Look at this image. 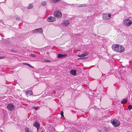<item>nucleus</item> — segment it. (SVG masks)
Here are the masks:
<instances>
[{
  "label": "nucleus",
  "mask_w": 132,
  "mask_h": 132,
  "mask_svg": "<svg viewBox=\"0 0 132 132\" xmlns=\"http://www.w3.org/2000/svg\"><path fill=\"white\" fill-rule=\"evenodd\" d=\"M112 48L115 52L121 53L123 52L125 50L124 47L121 45L118 44H114L112 45Z\"/></svg>",
  "instance_id": "f257e3e1"
},
{
  "label": "nucleus",
  "mask_w": 132,
  "mask_h": 132,
  "mask_svg": "<svg viewBox=\"0 0 132 132\" xmlns=\"http://www.w3.org/2000/svg\"><path fill=\"white\" fill-rule=\"evenodd\" d=\"M111 122L112 125L115 127H118L120 124V122L117 120L113 119L111 121Z\"/></svg>",
  "instance_id": "f03ea898"
},
{
  "label": "nucleus",
  "mask_w": 132,
  "mask_h": 132,
  "mask_svg": "<svg viewBox=\"0 0 132 132\" xmlns=\"http://www.w3.org/2000/svg\"><path fill=\"white\" fill-rule=\"evenodd\" d=\"M131 21L129 19H125L123 21L124 24L127 26H130L131 24Z\"/></svg>",
  "instance_id": "7ed1b4c3"
},
{
  "label": "nucleus",
  "mask_w": 132,
  "mask_h": 132,
  "mask_svg": "<svg viewBox=\"0 0 132 132\" xmlns=\"http://www.w3.org/2000/svg\"><path fill=\"white\" fill-rule=\"evenodd\" d=\"M54 16L57 18H60L62 16L61 13L59 11H56L54 13Z\"/></svg>",
  "instance_id": "20e7f679"
},
{
  "label": "nucleus",
  "mask_w": 132,
  "mask_h": 132,
  "mask_svg": "<svg viewBox=\"0 0 132 132\" xmlns=\"http://www.w3.org/2000/svg\"><path fill=\"white\" fill-rule=\"evenodd\" d=\"M7 107L8 110L11 111H12L14 109V106L12 103L8 104L7 105Z\"/></svg>",
  "instance_id": "39448f33"
},
{
  "label": "nucleus",
  "mask_w": 132,
  "mask_h": 132,
  "mask_svg": "<svg viewBox=\"0 0 132 132\" xmlns=\"http://www.w3.org/2000/svg\"><path fill=\"white\" fill-rule=\"evenodd\" d=\"M111 16L110 14L106 13V14H104L103 15V18L105 19H109Z\"/></svg>",
  "instance_id": "423d86ee"
},
{
  "label": "nucleus",
  "mask_w": 132,
  "mask_h": 132,
  "mask_svg": "<svg viewBox=\"0 0 132 132\" xmlns=\"http://www.w3.org/2000/svg\"><path fill=\"white\" fill-rule=\"evenodd\" d=\"M47 21L49 22H53L56 20L55 18L53 16H49L47 19Z\"/></svg>",
  "instance_id": "0eeeda50"
},
{
  "label": "nucleus",
  "mask_w": 132,
  "mask_h": 132,
  "mask_svg": "<svg viewBox=\"0 0 132 132\" xmlns=\"http://www.w3.org/2000/svg\"><path fill=\"white\" fill-rule=\"evenodd\" d=\"M69 24V21L67 20H64L62 23V25L64 27L68 26Z\"/></svg>",
  "instance_id": "6e6552de"
},
{
  "label": "nucleus",
  "mask_w": 132,
  "mask_h": 132,
  "mask_svg": "<svg viewBox=\"0 0 132 132\" xmlns=\"http://www.w3.org/2000/svg\"><path fill=\"white\" fill-rule=\"evenodd\" d=\"M33 126H34L36 127L37 128V131H38V129L39 127V124L37 122H36L34 123Z\"/></svg>",
  "instance_id": "1a4fd4ad"
},
{
  "label": "nucleus",
  "mask_w": 132,
  "mask_h": 132,
  "mask_svg": "<svg viewBox=\"0 0 132 132\" xmlns=\"http://www.w3.org/2000/svg\"><path fill=\"white\" fill-rule=\"evenodd\" d=\"M88 53L87 52H85L82 54L80 55H78V56L80 57H83L87 55L88 54Z\"/></svg>",
  "instance_id": "9d476101"
},
{
  "label": "nucleus",
  "mask_w": 132,
  "mask_h": 132,
  "mask_svg": "<svg viewBox=\"0 0 132 132\" xmlns=\"http://www.w3.org/2000/svg\"><path fill=\"white\" fill-rule=\"evenodd\" d=\"M67 54L63 55L61 54H58L57 55V57L59 58H62L63 57H65L67 56Z\"/></svg>",
  "instance_id": "9b49d317"
},
{
  "label": "nucleus",
  "mask_w": 132,
  "mask_h": 132,
  "mask_svg": "<svg viewBox=\"0 0 132 132\" xmlns=\"http://www.w3.org/2000/svg\"><path fill=\"white\" fill-rule=\"evenodd\" d=\"M70 72L72 75L75 76L76 74V72L75 70H72L70 71Z\"/></svg>",
  "instance_id": "f8f14e48"
},
{
  "label": "nucleus",
  "mask_w": 132,
  "mask_h": 132,
  "mask_svg": "<svg viewBox=\"0 0 132 132\" xmlns=\"http://www.w3.org/2000/svg\"><path fill=\"white\" fill-rule=\"evenodd\" d=\"M26 95L29 94L30 95H32V93L31 90L26 91Z\"/></svg>",
  "instance_id": "ddd939ff"
},
{
  "label": "nucleus",
  "mask_w": 132,
  "mask_h": 132,
  "mask_svg": "<svg viewBox=\"0 0 132 132\" xmlns=\"http://www.w3.org/2000/svg\"><path fill=\"white\" fill-rule=\"evenodd\" d=\"M33 7V5L32 4H29V6L27 7V9H32Z\"/></svg>",
  "instance_id": "4468645a"
},
{
  "label": "nucleus",
  "mask_w": 132,
  "mask_h": 132,
  "mask_svg": "<svg viewBox=\"0 0 132 132\" xmlns=\"http://www.w3.org/2000/svg\"><path fill=\"white\" fill-rule=\"evenodd\" d=\"M37 29V32L38 33H41L43 31V30L41 28H38Z\"/></svg>",
  "instance_id": "2eb2a0df"
},
{
  "label": "nucleus",
  "mask_w": 132,
  "mask_h": 132,
  "mask_svg": "<svg viewBox=\"0 0 132 132\" xmlns=\"http://www.w3.org/2000/svg\"><path fill=\"white\" fill-rule=\"evenodd\" d=\"M41 4L43 6H45L46 5V2L45 1H43L42 2Z\"/></svg>",
  "instance_id": "dca6fc26"
},
{
  "label": "nucleus",
  "mask_w": 132,
  "mask_h": 132,
  "mask_svg": "<svg viewBox=\"0 0 132 132\" xmlns=\"http://www.w3.org/2000/svg\"><path fill=\"white\" fill-rule=\"evenodd\" d=\"M86 6H87V5L86 4H80V5H79L78 6V7H85Z\"/></svg>",
  "instance_id": "f3484780"
},
{
  "label": "nucleus",
  "mask_w": 132,
  "mask_h": 132,
  "mask_svg": "<svg viewBox=\"0 0 132 132\" xmlns=\"http://www.w3.org/2000/svg\"><path fill=\"white\" fill-rule=\"evenodd\" d=\"M127 102V100L126 99H123L122 100V101L121 102L123 104L124 103H125Z\"/></svg>",
  "instance_id": "a211bd4d"
},
{
  "label": "nucleus",
  "mask_w": 132,
  "mask_h": 132,
  "mask_svg": "<svg viewBox=\"0 0 132 132\" xmlns=\"http://www.w3.org/2000/svg\"><path fill=\"white\" fill-rule=\"evenodd\" d=\"M37 55L36 54H32L30 55V56L31 57H37Z\"/></svg>",
  "instance_id": "6ab92c4d"
},
{
  "label": "nucleus",
  "mask_w": 132,
  "mask_h": 132,
  "mask_svg": "<svg viewBox=\"0 0 132 132\" xmlns=\"http://www.w3.org/2000/svg\"><path fill=\"white\" fill-rule=\"evenodd\" d=\"M29 129L28 128L26 127L25 128V130L26 132H32L30 131H29Z\"/></svg>",
  "instance_id": "aec40b11"
},
{
  "label": "nucleus",
  "mask_w": 132,
  "mask_h": 132,
  "mask_svg": "<svg viewBox=\"0 0 132 132\" xmlns=\"http://www.w3.org/2000/svg\"><path fill=\"white\" fill-rule=\"evenodd\" d=\"M54 3H57L59 2L60 0H51Z\"/></svg>",
  "instance_id": "412c9836"
},
{
  "label": "nucleus",
  "mask_w": 132,
  "mask_h": 132,
  "mask_svg": "<svg viewBox=\"0 0 132 132\" xmlns=\"http://www.w3.org/2000/svg\"><path fill=\"white\" fill-rule=\"evenodd\" d=\"M24 64H25L27 65L29 67H30V68H33V67L32 66H31L30 64H28V63H25Z\"/></svg>",
  "instance_id": "4be33fe9"
},
{
  "label": "nucleus",
  "mask_w": 132,
  "mask_h": 132,
  "mask_svg": "<svg viewBox=\"0 0 132 132\" xmlns=\"http://www.w3.org/2000/svg\"><path fill=\"white\" fill-rule=\"evenodd\" d=\"M37 29H35V30H33L32 31V32L33 33H36V32H37Z\"/></svg>",
  "instance_id": "5701e85b"
},
{
  "label": "nucleus",
  "mask_w": 132,
  "mask_h": 132,
  "mask_svg": "<svg viewBox=\"0 0 132 132\" xmlns=\"http://www.w3.org/2000/svg\"><path fill=\"white\" fill-rule=\"evenodd\" d=\"M128 108L129 110H131L132 109V105H130L128 107Z\"/></svg>",
  "instance_id": "b1692460"
},
{
  "label": "nucleus",
  "mask_w": 132,
  "mask_h": 132,
  "mask_svg": "<svg viewBox=\"0 0 132 132\" xmlns=\"http://www.w3.org/2000/svg\"><path fill=\"white\" fill-rule=\"evenodd\" d=\"M44 61L45 62H50V60H44Z\"/></svg>",
  "instance_id": "393cba45"
},
{
  "label": "nucleus",
  "mask_w": 132,
  "mask_h": 132,
  "mask_svg": "<svg viewBox=\"0 0 132 132\" xmlns=\"http://www.w3.org/2000/svg\"><path fill=\"white\" fill-rule=\"evenodd\" d=\"M15 19L16 20H20V18L19 17H16V18Z\"/></svg>",
  "instance_id": "a878e982"
},
{
  "label": "nucleus",
  "mask_w": 132,
  "mask_h": 132,
  "mask_svg": "<svg viewBox=\"0 0 132 132\" xmlns=\"http://www.w3.org/2000/svg\"><path fill=\"white\" fill-rule=\"evenodd\" d=\"M33 109H35L36 110H37L38 108V107H33Z\"/></svg>",
  "instance_id": "bb28decb"
},
{
  "label": "nucleus",
  "mask_w": 132,
  "mask_h": 132,
  "mask_svg": "<svg viewBox=\"0 0 132 132\" xmlns=\"http://www.w3.org/2000/svg\"><path fill=\"white\" fill-rule=\"evenodd\" d=\"M61 116H63V112L62 111L61 113Z\"/></svg>",
  "instance_id": "cd10ccee"
},
{
  "label": "nucleus",
  "mask_w": 132,
  "mask_h": 132,
  "mask_svg": "<svg viewBox=\"0 0 132 132\" xmlns=\"http://www.w3.org/2000/svg\"><path fill=\"white\" fill-rule=\"evenodd\" d=\"M5 57L4 56H1V59H4Z\"/></svg>",
  "instance_id": "c85d7f7f"
},
{
  "label": "nucleus",
  "mask_w": 132,
  "mask_h": 132,
  "mask_svg": "<svg viewBox=\"0 0 132 132\" xmlns=\"http://www.w3.org/2000/svg\"><path fill=\"white\" fill-rule=\"evenodd\" d=\"M33 60H32L31 61H33Z\"/></svg>",
  "instance_id": "c756f323"
},
{
  "label": "nucleus",
  "mask_w": 132,
  "mask_h": 132,
  "mask_svg": "<svg viewBox=\"0 0 132 132\" xmlns=\"http://www.w3.org/2000/svg\"><path fill=\"white\" fill-rule=\"evenodd\" d=\"M1 59V56H0V59Z\"/></svg>",
  "instance_id": "7c9ffc66"
}]
</instances>
